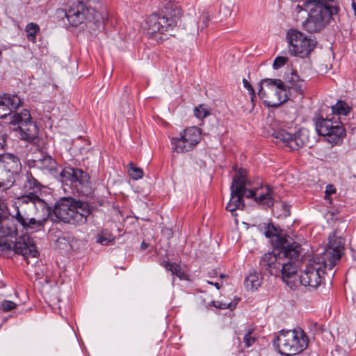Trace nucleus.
<instances>
[{"label":"nucleus","mask_w":356,"mask_h":356,"mask_svg":"<svg viewBox=\"0 0 356 356\" xmlns=\"http://www.w3.org/2000/svg\"><path fill=\"white\" fill-rule=\"evenodd\" d=\"M301 245L289 236H276L275 247L271 252L261 258V267L271 275L282 276L284 281L292 277L297 272Z\"/></svg>","instance_id":"obj_1"},{"label":"nucleus","mask_w":356,"mask_h":356,"mask_svg":"<svg viewBox=\"0 0 356 356\" xmlns=\"http://www.w3.org/2000/svg\"><path fill=\"white\" fill-rule=\"evenodd\" d=\"M343 253V239L335 235L330 236L323 252L313 256L307 261L300 276V283L314 289L319 286L323 281L325 270L332 269Z\"/></svg>","instance_id":"obj_2"},{"label":"nucleus","mask_w":356,"mask_h":356,"mask_svg":"<svg viewBox=\"0 0 356 356\" xmlns=\"http://www.w3.org/2000/svg\"><path fill=\"white\" fill-rule=\"evenodd\" d=\"M16 220L25 232H34L43 229L46 218L36 220L23 210L17 208V212L12 216L0 213V248L1 250H11V245L8 243L6 238L13 237L17 234V227L15 223Z\"/></svg>","instance_id":"obj_3"},{"label":"nucleus","mask_w":356,"mask_h":356,"mask_svg":"<svg viewBox=\"0 0 356 356\" xmlns=\"http://www.w3.org/2000/svg\"><path fill=\"white\" fill-rule=\"evenodd\" d=\"M304 6L308 10L309 15L302 26L309 33L322 30L340 10L337 0H307Z\"/></svg>","instance_id":"obj_4"},{"label":"nucleus","mask_w":356,"mask_h":356,"mask_svg":"<svg viewBox=\"0 0 356 356\" xmlns=\"http://www.w3.org/2000/svg\"><path fill=\"white\" fill-rule=\"evenodd\" d=\"M182 15L180 8L173 2H168L160 13H153L147 17V34H164L173 30Z\"/></svg>","instance_id":"obj_5"},{"label":"nucleus","mask_w":356,"mask_h":356,"mask_svg":"<svg viewBox=\"0 0 356 356\" xmlns=\"http://www.w3.org/2000/svg\"><path fill=\"white\" fill-rule=\"evenodd\" d=\"M91 209V207L86 202L64 197L56 202L54 213L58 220L65 222L83 224L90 214Z\"/></svg>","instance_id":"obj_6"},{"label":"nucleus","mask_w":356,"mask_h":356,"mask_svg":"<svg viewBox=\"0 0 356 356\" xmlns=\"http://www.w3.org/2000/svg\"><path fill=\"white\" fill-rule=\"evenodd\" d=\"M309 339L300 328L281 330L274 341V345L281 355H296L302 352L308 346Z\"/></svg>","instance_id":"obj_7"},{"label":"nucleus","mask_w":356,"mask_h":356,"mask_svg":"<svg viewBox=\"0 0 356 356\" xmlns=\"http://www.w3.org/2000/svg\"><path fill=\"white\" fill-rule=\"evenodd\" d=\"M258 95L265 104L277 107L287 99L286 87L277 79H264L259 83Z\"/></svg>","instance_id":"obj_8"},{"label":"nucleus","mask_w":356,"mask_h":356,"mask_svg":"<svg viewBox=\"0 0 356 356\" xmlns=\"http://www.w3.org/2000/svg\"><path fill=\"white\" fill-rule=\"evenodd\" d=\"M313 120L317 133L327 137V140L331 143L337 144L346 136V129L339 120V118L324 117L323 114L320 113L315 115Z\"/></svg>","instance_id":"obj_9"},{"label":"nucleus","mask_w":356,"mask_h":356,"mask_svg":"<svg viewBox=\"0 0 356 356\" xmlns=\"http://www.w3.org/2000/svg\"><path fill=\"white\" fill-rule=\"evenodd\" d=\"M235 175L232 179L230 187L231 197L226 206V209L231 212L232 216H236L237 209H243L245 207L243 197H245V188L247 184L248 172L244 168L236 169L234 168Z\"/></svg>","instance_id":"obj_10"},{"label":"nucleus","mask_w":356,"mask_h":356,"mask_svg":"<svg viewBox=\"0 0 356 356\" xmlns=\"http://www.w3.org/2000/svg\"><path fill=\"white\" fill-rule=\"evenodd\" d=\"M10 124L17 125L22 140L31 143H35L38 139L39 128L32 120L30 112L23 109L21 112H15L10 117Z\"/></svg>","instance_id":"obj_11"},{"label":"nucleus","mask_w":356,"mask_h":356,"mask_svg":"<svg viewBox=\"0 0 356 356\" xmlns=\"http://www.w3.org/2000/svg\"><path fill=\"white\" fill-rule=\"evenodd\" d=\"M289 51L292 56L307 58L316 47V42L295 29H290L286 33Z\"/></svg>","instance_id":"obj_12"},{"label":"nucleus","mask_w":356,"mask_h":356,"mask_svg":"<svg viewBox=\"0 0 356 356\" xmlns=\"http://www.w3.org/2000/svg\"><path fill=\"white\" fill-rule=\"evenodd\" d=\"M59 12L64 15L70 24L75 27L86 22L98 20V13L95 10L90 6L84 5L79 0L72 3L67 10L65 11L58 10V13Z\"/></svg>","instance_id":"obj_13"},{"label":"nucleus","mask_w":356,"mask_h":356,"mask_svg":"<svg viewBox=\"0 0 356 356\" xmlns=\"http://www.w3.org/2000/svg\"><path fill=\"white\" fill-rule=\"evenodd\" d=\"M284 125L275 130L273 136L277 144L289 147L291 150H298L309 143V134L307 129H300L292 134L284 128Z\"/></svg>","instance_id":"obj_14"},{"label":"nucleus","mask_w":356,"mask_h":356,"mask_svg":"<svg viewBox=\"0 0 356 356\" xmlns=\"http://www.w3.org/2000/svg\"><path fill=\"white\" fill-rule=\"evenodd\" d=\"M202 140V132L197 127H189L172 137L170 143L173 152L186 153L193 150Z\"/></svg>","instance_id":"obj_15"},{"label":"nucleus","mask_w":356,"mask_h":356,"mask_svg":"<svg viewBox=\"0 0 356 356\" xmlns=\"http://www.w3.org/2000/svg\"><path fill=\"white\" fill-rule=\"evenodd\" d=\"M26 188L33 190V192H30L28 194L23 195L19 197V201L22 203V207L23 205H29L30 207L40 208L44 212V217L47 220L50 215V209L47 204L36 194V192L40 191V183L35 179L31 174H27L26 181L24 184Z\"/></svg>","instance_id":"obj_16"},{"label":"nucleus","mask_w":356,"mask_h":356,"mask_svg":"<svg viewBox=\"0 0 356 356\" xmlns=\"http://www.w3.org/2000/svg\"><path fill=\"white\" fill-rule=\"evenodd\" d=\"M245 192L246 198L252 199L259 204L266 207H270L274 204V191L269 185L261 184L258 187L248 189Z\"/></svg>","instance_id":"obj_17"},{"label":"nucleus","mask_w":356,"mask_h":356,"mask_svg":"<svg viewBox=\"0 0 356 356\" xmlns=\"http://www.w3.org/2000/svg\"><path fill=\"white\" fill-rule=\"evenodd\" d=\"M26 234L19 236L13 245V250L16 254H22L30 263V258H37L39 255L33 238L26 232Z\"/></svg>","instance_id":"obj_18"},{"label":"nucleus","mask_w":356,"mask_h":356,"mask_svg":"<svg viewBox=\"0 0 356 356\" xmlns=\"http://www.w3.org/2000/svg\"><path fill=\"white\" fill-rule=\"evenodd\" d=\"M22 103L21 99L16 95H0V118L8 117L10 122L11 115L15 112H13V111L17 109L22 105Z\"/></svg>","instance_id":"obj_19"},{"label":"nucleus","mask_w":356,"mask_h":356,"mask_svg":"<svg viewBox=\"0 0 356 356\" xmlns=\"http://www.w3.org/2000/svg\"><path fill=\"white\" fill-rule=\"evenodd\" d=\"M0 168L18 175L22 170V163L15 154L5 153L0 156Z\"/></svg>","instance_id":"obj_20"},{"label":"nucleus","mask_w":356,"mask_h":356,"mask_svg":"<svg viewBox=\"0 0 356 356\" xmlns=\"http://www.w3.org/2000/svg\"><path fill=\"white\" fill-rule=\"evenodd\" d=\"M17 175L0 168V191L7 194L15 182Z\"/></svg>","instance_id":"obj_21"},{"label":"nucleus","mask_w":356,"mask_h":356,"mask_svg":"<svg viewBox=\"0 0 356 356\" xmlns=\"http://www.w3.org/2000/svg\"><path fill=\"white\" fill-rule=\"evenodd\" d=\"M38 165L44 170H48L54 176L58 170V165L56 161L49 156H45L42 159H40L38 161Z\"/></svg>","instance_id":"obj_22"},{"label":"nucleus","mask_w":356,"mask_h":356,"mask_svg":"<svg viewBox=\"0 0 356 356\" xmlns=\"http://www.w3.org/2000/svg\"><path fill=\"white\" fill-rule=\"evenodd\" d=\"M167 270L170 271L172 275H175L180 280H186L187 275L182 270L180 265L177 263H172L168 261H165L161 264Z\"/></svg>","instance_id":"obj_23"},{"label":"nucleus","mask_w":356,"mask_h":356,"mask_svg":"<svg viewBox=\"0 0 356 356\" xmlns=\"http://www.w3.org/2000/svg\"><path fill=\"white\" fill-rule=\"evenodd\" d=\"M332 116L347 115L351 108L344 101L339 100L337 104L331 107Z\"/></svg>","instance_id":"obj_24"},{"label":"nucleus","mask_w":356,"mask_h":356,"mask_svg":"<svg viewBox=\"0 0 356 356\" xmlns=\"http://www.w3.org/2000/svg\"><path fill=\"white\" fill-rule=\"evenodd\" d=\"M261 283V277L257 273H250L245 280V286L248 290L257 289Z\"/></svg>","instance_id":"obj_25"},{"label":"nucleus","mask_w":356,"mask_h":356,"mask_svg":"<svg viewBox=\"0 0 356 356\" xmlns=\"http://www.w3.org/2000/svg\"><path fill=\"white\" fill-rule=\"evenodd\" d=\"M88 179L89 177L86 172L81 169L74 168L72 184H75V186H77V184L83 185L88 181Z\"/></svg>","instance_id":"obj_26"},{"label":"nucleus","mask_w":356,"mask_h":356,"mask_svg":"<svg viewBox=\"0 0 356 356\" xmlns=\"http://www.w3.org/2000/svg\"><path fill=\"white\" fill-rule=\"evenodd\" d=\"M245 334L243 340L246 348L252 346L257 341V335L254 333V329L248 327L245 330Z\"/></svg>","instance_id":"obj_27"},{"label":"nucleus","mask_w":356,"mask_h":356,"mask_svg":"<svg viewBox=\"0 0 356 356\" xmlns=\"http://www.w3.org/2000/svg\"><path fill=\"white\" fill-rule=\"evenodd\" d=\"M128 172L133 179H140L143 177V171L140 168L136 166L134 163H129L128 165Z\"/></svg>","instance_id":"obj_28"},{"label":"nucleus","mask_w":356,"mask_h":356,"mask_svg":"<svg viewBox=\"0 0 356 356\" xmlns=\"http://www.w3.org/2000/svg\"><path fill=\"white\" fill-rule=\"evenodd\" d=\"M39 30L40 28L38 24L33 22L29 23L25 28L28 39L34 41Z\"/></svg>","instance_id":"obj_29"},{"label":"nucleus","mask_w":356,"mask_h":356,"mask_svg":"<svg viewBox=\"0 0 356 356\" xmlns=\"http://www.w3.org/2000/svg\"><path fill=\"white\" fill-rule=\"evenodd\" d=\"M74 173V168L71 167H65L61 170V172L59 173V175L63 182L70 181L72 184Z\"/></svg>","instance_id":"obj_30"},{"label":"nucleus","mask_w":356,"mask_h":356,"mask_svg":"<svg viewBox=\"0 0 356 356\" xmlns=\"http://www.w3.org/2000/svg\"><path fill=\"white\" fill-rule=\"evenodd\" d=\"M194 115L197 118L202 120L210 115V111L204 104H200L194 108Z\"/></svg>","instance_id":"obj_31"},{"label":"nucleus","mask_w":356,"mask_h":356,"mask_svg":"<svg viewBox=\"0 0 356 356\" xmlns=\"http://www.w3.org/2000/svg\"><path fill=\"white\" fill-rule=\"evenodd\" d=\"M97 242L106 245L114 241V238L108 233L102 232L97 236Z\"/></svg>","instance_id":"obj_32"},{"label":"nucleus","mask_w":356,"mask_h":356,"mask_svg":"<svg viewBox=\"0 0 356 356\" xmlns=\"http://www.w3.org/2000/svg\"><path fill=\"white\" fill-rule=\"evenodd\" d=\"M264 234L267 238H273L272 241L274 245L276 236H283L282 235L277 234V230L273 225H268L267 227V229L265 231Z\"/></svg>","instance_id":"obj_33"},{"label":"nucleus","mask_w":356,"mask_h":356,"mask_svg":"<svg viewBox=\"0 0 356 356\" xmlns=\"http://www.w3.org/2000/svg\"><path fill=\"white\" fill-rule=\"evenodd\" d=\"M288 58L286 56H277L273 62V67L277 70L283 67L288 61Z\"/></svg>","instance_id":"obj_34"},{"label":"nucleus","mask_w":356,"mask_h":356,"mask_svg":"<svg viewBox=\"0 0 356 356\" xmlns=\"http://www.w3.org/2000/svg\"><path fill=\"white\" fill-rule=\"evenodd\" d=\"M243 83L244 88H245L248 90L249 94L250 95L251 101L253 102L254 99L256 98V94L254 88H252V85L249 83V81L245 79H243Z\"/></svg>","instance_id":"obj_35"},{"label":"nucleus","mask_w":356,"mask_h":356,"mask_svg":"<svg viewBox=\"0 0 356 356\" xmlns=\"http://www.w3.org/2000/svg\"><path fill=\"white\" fill-rule=\"evenodd\" d=\"M211 305L217 308L220 309H232L235 307V305H233L232 302H215L212 301Z\"/></svg>","instance_id":"obj_36"},{"label":"nucleus","mask_w":356,"mask_h":356,"mask_svg":"<svg viewBox=\"0 0 356 356\" xmlns=\"http://www.w3.org/2000/svg\"><path fill=\"white\" fill-rule=\"evenodd\" d=\"M17 305L10 300H4L1 303V308L6 312H9L16 307Z\"/></svg>","instance_id":"obj_37"},{"label":"nucleus","mask_w":356,"mask_h":356,"mask_svg":"<svg viewBox=\"0 0 356 356\" xmlns=\"http://www.w3.org/2000/svg\"><path fill=\"white\" fill-rule=\"evenodd\" d=\"M289 88L293 89L296 92L302 94V83L300 81H296L293 83V81H290V85L288 86Z\"/></svg>","instance_id":"obj_38"},{"label":"nucleus","mask_w":356,"mask_h":356,"mask_svg":"<svg viewBox=\"0 0 356 356\" xmlns=\"http://www.w3.org/2000/svg\"><path fill=\"white\" fill-rule=\"evenodd\" d=\"M336 193V188L335 187L332 185V184H328L327 186H326V189H325V199L326 200H328L329 202H331L330 201V196L332 195V194H334Z\"/></svg>","instance_id":"obj_39"},{"label":"nucleus","mask_w":356,"mask_h":356,"mask_svg":"<svg viewBox=\"0 0 356 356\" xmlns=\"http://www.w3.org/2000/svg\"><path fill=\"white\" fill-rule=\"evenodd\" d=\"M79 1H81L82 3H83L84 5H86V3H89V5L88 6H90L92 5H97V4H100L102 1V0H79Z\"/></svg>","instance_id":"obj_40"},{"label":"nucleus","mask_w":356,"mask_h":356,"mask_svg":"<svg viewBox=\"0 0 356 356\" xmlns=\"http://www.w3.org/2000/svg\"><path fill=\"white\" fill-rule=\"evenodd\" d=\"M6 144V135L0 132V149H3Z\"/></svg>","instance_id":"obj_41"},{"label":"nucleus","mask_w":356,"mask_h":356,"mask_svg":"<svg viewBox=\"0 0 356 356\" xmlns=\"http://www.w3.org/2000/svg\"><path fill=\"white\" fill-rule=\"evenodd\" d=\"M307 0H302V4H298L296 6V12L298 13H300L301 12L302 10H306L308 12V10L307 9V8L304 6L305 3L307 1Z\"/></svg>","instance_id":"obj_42"},{"label":"nucleus","mask_w":356,"mask_h":356,"mask_svg":"<svg viewBox=\"0 0 356 356\" xmlns=\"http://www.w3.org/2000/svg\"><path fill=\"white\" fill-rule=\"evenodd\" d=\"M149 246L148 243H145V241H143L140 245V248L142 250H145Z\"/></svg>","instance_id":"obj_43"},{"label":"nucleus","mask_w":356,"mask_h":356,"mask_svg":"<svg viewBox=\"0 0 356 356\" xmlns=\"http://www.w3.org/2000/svg\"><path fill=\"white\" fill-rule=\"evenodd\" d=\"M213 285H214V286H215L218 289H219L221 287V284H220V283H218V282H215V283L213 284Z\"/></svg>","instance_id":"obj_44"},{"label":"nucleus","mask_w":356,"mask_h":356,"mask_svg":"<svg viewBox=\"0 0 356 356\" xmlns=\"http://www.w3.org/2000/svg\"><path fill=\"white\" fill-rule=\"evenodd\" d=\"M353 7L355 15H356V3L355 2L353 3Z\"/></svg>","instance_id":"obj_45"},{"label":"nucleus","mask_w":356,"mask_h":356,"mask_svg":"<svg viewBox=\"0 0 356 356\" xmlns=\"http://www.w3.org/2000/svg\"><path fill=\"white\" fill-rule=\"evenodd\" d=\"M207 283L209 284H212V285H213V284H214V282H211V281H207Z\"/></svg>","instance_id":"obj_46"},{"label":"nucleus","mask_w":356,"mask_h":356,"mask_svg":"<svg viewBox=\"0 0 356 356\" xmlns=\"http://www.w3.org/2000/svg\"><path fill=\"white\" fill-rule=\"evenodd\" d=\"M220 278H222V277H225V275H222V274H221V275H220Z\"/></svg>","instance_id":"obj_47"},{"label":"nucleus","mask_w":356,"mask_h":356,"mask_svg":"<svg viewBox=\"0 0 356 356\" xmlns=\"http://www.w3.org/2000/svg\"><path fill=\"white\" fill-rule=\"evenodd\" d=\"M159 40H164V38H163L161 36V37L159 38Z\"/></svg>","instance_id":"obj_48"},{"label":"nucleus","mask_w":356,"mask_h":356,"mask_svg":"<svg viewBox=\"0 0 356 356\" xmlns=\"http://www.w3.org/2000/svg\"><path fill=\"white\" fill-rule=\"evenodd\" d=\"M216 275V273L213 271V273H212V275Z\"/></svg>","instance_id":"obj_49"},{"label":"nucleus","mask_w":356,"mask_h":356,"mask_svg":"<svg viewBox=\"0 0 356 356\" xmlns=\"http://www.w3.org/2000/svg\"><path fill=\"white\" fill-rule=\"evenodd\" d=\"M216 275V273L213 271V273H212V275Z\"/></svg>","instance_id":"obj_50"}]
</instances>
